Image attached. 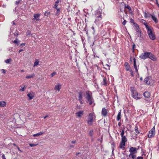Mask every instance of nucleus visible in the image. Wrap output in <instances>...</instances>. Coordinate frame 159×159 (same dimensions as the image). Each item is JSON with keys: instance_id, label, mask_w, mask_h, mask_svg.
Segmentation results:
<instances>
[{"instance_id": "nucleus-54", "label": "nucleus", "mask_w": 159, "mask_h": 159, "mask_svg": "<svg viewBox=\"0 0 159 159\" xmlns=\"http://www.w3.org/2000/svg\"><path fill=\"white\" fill-rule=\"evenodd\" d=\"M98 140L99 141H100V142L101 143L102 142V138H101V139H98Z\"/></svg>"}, {"instance_id": "nucleus-51", "label": "nucleus", "mask_w": 159, "mask_h": 159, "mask_svg": "<svg viewBox=\"0 0 159 159\" xmlns=\"http://www.w3.org/2000/svg\"><path fill=\"white\" fill-rule=\"evenodd\" d=\"M57 10V11L58 12V13H59L60 11V8H57V9H56Z\"/></svg>"}, {"instance_id": "nucleus-1", "label": "nucleus", "mask_w": 159, "mask_h": 159, "mask_svg": "<svg viewBox=\"0 0 159 159\" xmlns=\"http://www.w3.org/2000/svg\"><path fill=\"white\" fill-rule=\"evenodd\" d=\"M95 118L94 113H91L89 114L87 119V123L89 125H92L94 119Z\"/></svg>"}, {"instance_id": "nucleus-38", "label": "nucleus", "mask_w": 159, "mask_h": 159, "mask_svg": "<svg viewBox=\"0 0 159 159\" xmlns=\"http://www.w3.org/2000/svg\"><path fill=\"white\" fill-rule=\"evenodd\" d=\"M124 130H122V131L121 132L120 134V135L121 137H123L125 136L124 135Z\"/></svg>"}, {"instance_id": "nucleus-49", "label": "nucleus", "mask_w": 159, "mask_h": 159, "mask_svg": "<svg viewBox=\"0 0 159 159\" xmlns=\"http://www.w3.org/2000/svg\"><path fill=\"white\" fill-rule=\"evenodd\" d=\"M143 157H139L137 158V159H143Z\"/></svg>"}, {"instance_id": "nucleus-33", "label": "nucleus", "mask_w": 159, "mask_h": 159, "mask_svg": "<svg viewBox=\"0 0 159 159\" xmlns=\"http://www.w3.org/2000/svg\"><path fill=\"white\" fill-rule=\"evenodd\" d=\"M93 130H90V131L89 132V134L90 136L91 137H93Z\"/></svg>"}, {"instance_id": "nucleus-30", "label": "nucleus", "mask_w": 159, "mask_h": 159, "mask_svg": "<svg viewBox=\"0 0 159 159\" xmlns=\"http://www.w3.org/2000/svg\"><path fill=\"white\" fill-rule=\"evenodd\" d=\"M13 43L16 44L17 45H18L20 43V41L18 39H16V40L13 41Z\"/></svg>"}, {"instance_id": "nucleus-8", "label": "nucleus", "mask_w": 159, "mask_h": 159, "mask_svg": "<svg viewBox=\"0 0 159 159\" xmlns=\"http://www.w3.org/2000/svg\"><path fill=\"white\" fill-rule=\"evenodd\" d=\"M132 96L134 98L136 99H139L140 98L138 97V93L137 92L134 90H132Z\"/></svg>"}, {"instance_id": "nucleus-5", "label": "nucleus", "mask_w": 159, "mask_h": 159, "mask_svg": "<svg viewBox=\"0 0 159 159\" xmlns=\"http://www.w3.org/2000/svg\"><path fill=\"white\" fill-rule=\"evenodd\" d=\"M150 54V52H145L142 53L139 56V57L143 60H145L149 57V55Z\"/></svg>"}, {"instance_id": "nucleus-6", "label": "nucleus", "mask_w": 159, "mask_h": 159, "mask_svg": "<svg viewBox=\"0 0 159 159\" xmlns=\"http://www.w3.org/2000/svg\"><path fill=\"white\" fill-rule=\"evenodd\" d=\"M147 33L150 39L152 40H154L155 39L154 35L152 33V29L150 28L147 30Z\"/></svg>"}, {"instance_id": "nucleus-12", "label": "nucleus", "mask_w": 159, "mask_h": 159, "mask_svg": "<svg viewBox=\"0 0 159 159\" xmlns=\"http://www.w3.org/2000/svg\"><path fill=\"white\" fill-rule=\"evenodd\" d=\"M108 111L107 109L105 107L103 108L102 110V115L104 116H107Z\"/></svg>"}, {"instance_id": "nucleus-11", "label": "nucleus", "mask_w": 159, "mask_h": 159, "mask_svg": "<svg viewBox=\"0 0 159 159\" xmlns=\"http://www.w3.org/2000/svg\"><path fill=\"white\" fill-rule=\"evenodd\" d=\"M61 86L60 83H57V84L55 85L54 88V90L56 91L57 90L58 92H59L61 88Z\"/></svg>"}, {"instance_id": "nucleus-27", "label": "nucleus", "mask_w": 159, "mask_h": 159, "mask_svg": "<svg viewBox=\"0 0 159 159\" xmlns=\"http://www.w3.org/2000/svg\"><path fill=\"white\" fill-rule=\"evenodd\" d=\"M121 116V111H120L119 112L117 116V120L118 121L120 119Z\"/></svg>"}, {"instance_id": "nucleus-4", "label": "nucleus", "mask_w": 159, "mask_h": 159, "mask_svg": "<svg viewBox=\"0 0 159 159\" xmlns=\"http://www.w3.org/2000/svg\"><path fill=\"white\" fill-rule=\"evenodd\" d=\"M134 29L136 30L137 36L139 37L141 36V31L139 25L137 23H134Z\"/></svg>"}, {"instance_id": "nucleus-36", "label": "nucleus", "mask_w": 159, "mask_h": 159, "mask_svg": "<svg viewBox=\"0 0 159 159\" xmlns=\"http://www.w3.org/2000/svg\"><path fill=\"white\" fill-rule=\"evenodd\" d=\"M50 15V13L49 12L46 11L44 13V15L46 16H48Z\"/></svg>"}, {"instance_id": "nucleus-23", "label": "nucleus", "mask_w": 159, "mask_h": 159, "mask_svg": "<svg viewBox=\"0 0 159 159\" xmlns=\"http://www.w3.org/2000/svg\"><path fill=\"white\" fill-rule=\"evenodd\" d=\"M76 116L78 117H80L82 116L83 115V111H80L78 112H77L76 113Z\"/></svg>"}, {"instance_id": "nucleus-14", "label": "nucleus", "mask_w": 159, "mask_h": 159, "mask_svg": "<svg viewBox=\"0 0 159 159\" xmlns=\"http://www.w3.org/2000/svg\"><path fill=\"white\" fill-rule=\"evenodd\" d=\"M40 16V14H35L34 15V18L33 19V20H36L37 21L39 20V17Z\"/></svg>"}, {"instance_id": "nucleus-37", "label": "nucleus", "mask_w": 159, "mask_h": 159, "mask_svg": "<svg viewBox=\"0 0 159 159\" xmlns=\"http://www.w3.org/2000/svg\"><path fill=\"white\" fill-rule=\"evenodd\" d=\"M11 59H7V60L5 61V62L7 63H9L10 62H11Z\"/></svg>"}, {"instance_id": "nucleus-46", "label": "nucleus", "mask_w": 159, "mask_h": 159, "mask_svg": "<svg viewBox=\"0 0 159 159\" xmlns=\"http://www.w3.org/2000/svg\"><path fill=\"white\" fill-rule=\"evenodd\" d=\"M30 34H31V32L30 31V30L27 31V35H29Z\"/></svg>"}, {"instance_id": "nucleus-40", "label": "nucleus", "mask_w": 159, "mask_h": 159, "mask_svg": "<svg viewBox=\"0 0 159 159\" xmlns=\"http://www.w3.org/2000/svg\"><path fill=\"white\" fill-rule=\"evenodd\" d=\"M130 22L131 23H133V24L134 25V23H136L134 22V20L133 19H130Z\"/></svg>"}, {"instance_id": "nucleus-25", "label": "nucleus", "mask_w": 159, "mask_h": 159, "mask_svg": "<svg viewBox=\"0 0 159 159\" xmlns=\"http://www.w3.org/2000/svg\"><path fill=\"white\" fill-rule=\"evenodd\" d=\"M43 134V132H40L39 133H38L37 134H34L33 135V136L34 137H39L40 135H42Z\"/></svg>"}, {"instance_id": "nucleus-26", "label": "nucleus", "mask_w": 159, "mask_h": 159, "mask_svg": "<svg viewBox=\"0 0 159 159\" xmlns=\"http://www.w3.org/2000/svg\"><path fill=\"white\" fill-rule=\"evenodd\" d=\"M6 105V103L5 101H0V107H3Z\"/></svg>"}, {"instance_id": "nucleus-63", "label": "nucleus", "mask_w": 159, "mask_h": 159, "mask_svg": "<svg viewBox=\"0 0 159 159\" xmlns=\"http://www.w3.org/2000/svg\"><path fill=\"white\" fill-rule=\"evenodd\" d=\"M12 23L13 24V25H16L14 21H13L12 22Z\"/></svg>"}, {"instance_id": "nucleus-20", "label": "nucleus", "mask_w": 159, "mask_h": 159, "mask_svg": "<svg viewBox=\"0 0 159 159\" xmlns=\"http://www.w3.org/2000/svg\"><path fill=\"white\" fill-rule=\"evenodd\" d=\"M96 19L95 20V23H96V24H99V21H100L102 19V17H95Z\"/></svg>"}, {"instance_id": "nucleus-2", "label": "nucleus", "mask_w": 159, "mask_h": 159, "mask_svg": "<svg viewBox=\"0 0 159 159\" xmlns=\"http://www.w3.org/2000/svg\"><path fill=\"white\" fill-rule=\"evenodd\" d=\"M86 96L85 97L86 98L87 100V102H89V105H91L94 102V100L92 96L91 93L88 91L86 92Z\"/></svg>"}, {"instance_id": "nucleus-7", "label": "nucleus", "mask_w": 159, "mask_h": 159, "mask_svg": "<svg viewBox=\"0 0 159 159\" xmlns=\"http://www.w3.org/2000/svg\"><path fill=\"white\" fill-rule=\"evenodd\" d=\"M155 134V130L154 127H153L151 130L149 131L148 137L149 138H151L153 137Z\"/></svg>"}, {"instance_id": "nucleus-31", "label": "nucleus", "mask_w": 159, "mask_h": 159, "mask_svg": "<svg viewBox=\"0 0 159 159\" xmlns=\"http://www.w3.org/2000/svg\"><path fill=\"white\" fill-rule=\"evenodd\" d=\"M125 8L128 9L129 11H130L131 10V7L129 6L128 5L126 4L125 5Z\"/></svg>"}, {"instance_id": "nucleus-21", "label": "nucleus", "mask_w": 159, "mask_h": 159, "mask_svg": "<svg viewBox=\"0 0 159 159\" xmlns=\"http://www.w3.org/2000/svg\"><path fill=\"white\" fill-rule=\"evenodd\" d=\"M144 82L147 84H150L149 78L148 77H146L144 80Z\"/></svg>"}, {"instance_id": "nucleus-48", "label": "nucleus", "mask_w": 159, "mask_h": 159, "mask_svg": "<svg viewBox=\"0 0 159 159\" xmlns=\"http://www.w3.org/2000/svg\"><path fill=\"white\" fill-rule=\"evenodd\" d=\"M127 21L125 20H124V21L122 23V24L125 25Z\"/></svg>"}, {"instance_id": "nucleus-3", "label": "nucleus", "mask_w": 159, "mask_h": 159, "mask_svg": "<svg viewBox=\"0 0 159 159\" xmlns=\"http://www.w3.org/2000/svg\"><path fill=\"white\" fill-rule=\"evenodd\" d=\"M127 141V139L125 136L121 137V140L119 145L120 148L121 149L124 148Z\"/></svg>"}, {"instance_id": "nucleus-57", "label": "nucleus", "mask_w": 159, "mask_h": 159, "mask_svg": "<svg viewBox=\"0 0 159 159\" xmlns=\"http://www.w3.org/2000/svg\"><path fill=\"white\" fill-rule=\"evenodd\" d=\"M106 66H107V67L109 69H110V66H109V65L107 64L106 65Z\"/></svg>"}, {"instance_id": "nucleus-62", "label": "nucleus", "mask_w": 159, "mask_h": 159, "mask_svg": "<svg viewBox=\"0 0 159 159\" xmlns=\"http://www.w3.org/2000/svg\"><path fill=\"white\" fill-rule=\"evenodd\" d=\"M149 102V101L147 100H145V102L146 103H147Z\"/></svg>"}, {"instance_id": "nucleus-43", "label": "nucleus", "mask_w": 159, "mask_h": 159, "mask_svg": "<svg viewBox=\"0 0 159 159\" xmlns=\"http://www.w3.org/2000/svg\"><path fill=\"white\" fill-rule=\"evenodd\" d=\"M56 74V73L55 72H54L53 73H52L51 74V77H53Z\"/></svg>"}, {"instance_id": "nucleus-9", "label": "nucleus", "mask_w": 159, "mask_h": 159, "mask_svg": "<svg viewBox=\"0 0 159 159\" xmlns=\"http://www.w3.org/2000/svg\"><path fill=\"white\" fill-rule=\"evenodd\" d=\"M129 152H130V154L135 155L137 152V150L135 148L131 147L129 148Z\"/></svg>"}, {"instance_id": "nucleus-61", "label": "nucleus", "mask_w": 159, "mask_h": 159, "mask_svg": "<svg viewBox=\"0 0 159 159\" xmlns=\"http://www.w3.org/2000/svg\"><path fill=\"white\" fill-rule=\"evenodd\" d=\"M23 51V49H20V50H19V52L20 53V52H22V51Z\"/></svg>"}, {"instance_id": "nucleus-35", "label": "nucleus", "mask_w": 159, "mask_h": 159, "mask_svg": "<svg viewBox=\"0 0 159 159\" xmlns=\"http://www.w3.org/2000/svg\"><path fill=\"white\" fill-rule=\"evenodd\" d=\"M26 88V87H25V86H24V87H22L21 89L20 90V91L21 92H23L25 91Z\"/></svg>"}, {"instance_id": "nucleus-58", "label": "nucleus", "mask_w": 159, "mask_h": 159, "mask_svg": "<svg viewBox=\"0 0 159 159\" xmlns=\"http://www.w3.org/2000/svg\"><path fill=\"white\" fill-rule=\"evenodd\" d=\"M125 66L126 67L127 66H129L128 65V63L127 62H126L125 63Z\"/></svg>"}, {"instance_id": "nucleus-29", "label": "nucleus", "mask_w": 159, "mask_h": 159, "mask_svg": "<svg viewBox=\"0 0 159 159\" xmlns=\"http://www.w3.org/2000/svg\"><path fill=\"white\" fill-rule=\"evenodd\" d=\"M34 76V74H33L31 75H27L26 76V78L27 79H30L32 78Z\"/></svg>"}, {"instance_id": "nucleus-19", "label": "nucleus", "mask_w": 159, "mask_h": 159, "mask_svg": "<svg viewBox=\"0 0 159 159\" xmlns=\"http://www.w3.org/2000/svg\"><path fill=\"white\" fill-rule=\"evenodd\" d=\"M27 96L29 98V99L31 100L34 98V96L33 93H29L27 94Z\"/></svg>"}, {"instance_id": "nucleus-41", "label": "nucleus", "mask_w": 159, "mask_h": 159, "mask_svg": "<svg viewBox=\"0 0 159 159\" xmlns=\"http://www.w3.org/2000/svg\"><path fill=\"white\" fill-rule=\"evenodd\" d=\"M135 48V44H134L132 46V52H134V50Z\"/></svg>"}, {"instance_id": "nucleus-24", "label": "nucleus", "mask_w": 159, "mask_h": 159, "mask_svg": "<svg viewBox=\"0 0 159 159\" xmlns=\"http://www.w3.org/2000/svg\"><path fill=\"white\" fill-rule=\"evenodd\" d=\"M79 100L81 104H82V93L81 92L79 93V95L78 97Z\"/></svg>"}, {"instance_id": "nucleus-50", "label": "nucleus", "mask_w": 159, "mask_h": 159, "mask_svg": "<svg viewBox=\"0 0 159 159\" xmlns=\"http://www.w3.org/2000/svg\"><path fill=\"white\" fill-rule=\"evenodd\" d=\"M144 17L145 18H147L148 17V16H147V14L146 12H144Z\"/></svg>"}, {"instance_id": "nucleus-56", "label": "nucleus", "mask_w": 159, "mask_h": 159, "mask_svg": "<svg viewBox=\"0 0 159 159\" xmlns=\"http://www.w3.org/2000/svg\"><path fill=\"white\" fill-rule=\"evenodd\" d=\"M14 34L15 36H17L18 35V34L16 32L14 33Z\"/></svg>"}, {"instance_id": "nucleus-64", "label": "nucleus", "mask_w": 159, "mask_h": 159, "mask_svg": "<svg viewBox=\"0 0 159 159\" xmlns=\"http://www.w3.org/2000/svg\"><path fill=\"white\" fill-rule=\"evenodd\" d=\"M74 147V146H73V145H70V148H73Z\"/></svg>"}, {"instance_id": "nucleus-28", "label": "nucleus", "mask_w": 159, "mask_h": 159, "mask_svg": "<svg viewBox=\"0 0 159 159\" xmlns=\"http://www.w3.org/2000/svg\"><path fill=\"white\" fill-rule=\"evenodd\" d=\"M135 157L136 156L135 155H132L131 154H129L128 159H134Z\"/></svg>"}, {"instance_id": "nucleus-53", "label": "nucleus", "mask_w": 159, "mask_h": 159, "mask_svg": "<svg viewBox=\"0 0 159 159\" xmlns=\"http://www.w3.org/2000/svg\"><path fill=\"white\" fill-rule=\"evenodd\" d=\"M71 143H76V141H71Z\"/></svg>"}, {"instance_id": "nucleus-16", "label": "nucleus", "mask_w": 159, "mask_h": 159, "mask_svg": "<svg viewBox=\"0 0 159 159\" xmlns=\"http://www.w3.org/2000/svg\"><path fill=\"white\" fill-rule=\"evenodd\" d=\"M101 84L102 85L106 86L107 84V79L106 77H104L103 80L102 82L101 83Z\"/></svg>"}, {"instance_id": "nucleus-32", "label": "nucleus", "mask_w": 159, "mask_h": 159, "mask_svg": "<svg viewBox=\"0 0 159 159\" xmlns=\"http://www.w3.org/2000/svg\"><path fill=\"white\" fill-rule=\"evenodd\" d=\"M39 61L37 60H36L35 62L34 63V67L39 64Z\"/></svg>"}, {"instance_id": "nucleus-22", "label": "nucleus", "mask_w": 159, "mask_h": 159, "mask_svg": "<svg viewBox=\"0 0 159 159\" xmlns=\"http://www.w3.org/2000/svg\"><path fill=\"white\" fill-rule=\"evenodd\" d=\"M134 61V67L135 70V71L136 73L138 72V70L137 69V66L136 64V59L135 58L133 59Z\"/></svg>"}, {"instance_id": "nucleus-17", "label": "nucleus", "mask_w": 159, "mask_h": 159, "mask_svg": "<svg viewBox=\"0 0 159 159\" xmlns=\"http://www.w3.org/2000/svg\"><path fill=\"white\" fill-rule=\"evenodd\" d=\"M143 95L145 98H148L150 96V94L148 92H146L143 93Z\"/></svg>"}, {"instance_id": "nucleus-52", "label": "nucleus", "mask_w": 159, "mask_h": 159, "mask_svg": "<svg viewBox=\"0 0 159 159\" xmlns=\"http://www.w3.org/2000/svg\"><path fill=\"white\" fill-rule=\"evenodd\" d=\"M156 2L157 5L158 7L159 8V4L157 0H156Z\"/></svg>"}, {"instance_id": "nucleus-47", "label": "nucleus", "mask_w": 159, "mask_h": 159, "mask_svg": "<svg viewBox=\"0 0 159 159\" xmlns=\"http://www.w3.org/2000/svg\"><path fill=\"white\" fill-rule=\"evenodd\" d=\"M58 6V4H56L55 3V5H54V7H53L54 8H55V9H57V7Z\"/></svg>"}, {"instance_id": "nucleus-18", "label": "nucleus", "mask_w": 159, "mask_h": 159, "mask_svg": "<svg viewBox=\"0 0 159 159\" xmlns=\"http://www.w3.org/2000/svg\"><path fill=\"white\" fill-rule=\"evenodd\" d=\"M152 19L154 21V22L157 23L158 22V20L157 17L153 15H150Z\"/></svg>"}, {"instance_id": "nucleus-44", "label": "nucleus", "mask_w": 159, "mask_h": 159, "mask_svg": "<svg viewBox=\"0 0 159 159\" xmlns=\"http://www.w3.org/2000/svg\"><path fill=\"white\" fill-rule=\"evenodd\" d=\"M1 71L3 74H5L6 73V71L5 70L3 69H2L1 70Z\"/></svg>"}, {"instance_id": "nucleus-39", "label": "nucleus", "mask_w": 159, "mask_h": 159, "mask_svg": "<svg viewBox=\"0 0 159 159\" xmlns=\"http://www.w3.org/2000/svg\"><path fill=\"white\" fill-rule=\"evenodd\" d=\"M38 145V144H34L32 143H30L29 144V145L31 147H34L37 146Z\"/></svg>"}, {"instance_id": "nucleus-42", "label": "nucleus", "mask_w": 159, "mask_h": 159, "mask_svg": "<svg viewBox=\"0 0 159 159\" xmlns=\"http://www.w3.org/2000/svg\"><path fill=\"white\" fill-rule=\"evenodd\" d=\"M126 69L127 71H130V70L129 66H126Z\"/></svg>"}, {"instance_id": "nucleus-34", "label": "nucleus", "mask_w": 159, "mask_h": 159, "mask_svg": "<svg viewBox=\"0 0 159 159\" xmlns=\"http://www.w3.org/2000/svg\"><path fill=\"white\" fill-rule=\"evenodd\" d=\"M134 129L136 133L137 134H139L140 133V132L138 131V127L137 126H135Z\"/></svg>"}, {"instance_id": "nucleus-60", "label": "nucleus", "mask_w": 159, "mask_h": 159, "mask_svg": "<svg viewBox=\"0 0 159 159\" xmlns=\"http://www.w3.org/2000/svg\"><path fill=\"white\" fill-rule=\"evenodd\" d=\"M25 43H22L20 45V46H25Z\"/></svg>"}, {"instance_id": "nucleus-13", "label": "nucleus", "mask_w": 159, "mask_h": 159, "mask_svg": "<svg viewBox=\"0 0 159 159\" xmlns=\"http://www.w3.org/2000/svg\"><path fill=\"white\" fill-rule=\"evenodd\" d=\"M148 58L154 61H156L157 60L156 57L151 52H150V54L149 55V57Z\"/></svg>"}, {"instance_id": "nucleus-45", "label": "nucleus", "mask_w": 159, "mask_h": 159, "mask_svg": "<svg viewBox=\"0 0 159 159\" xmlns=\"http://www.w3.org/2000/svg\"><path fill=\"white\" fill-rule=\"evenodd\" d=\"M129 71L130 72V73H131V74L132 76V77H133L134 76V75L133 71L131 70H130Z\"/></svg>"}, {"instance_id": "nucleus-15", "label": "nucleus", "mask_w": 159, "mask_h": 159, "mask_svg": "<svg viewBox=\"0 0 159 159\" xmlns=\"http://www.w3.org/2000/svg\"><path fill=\"white\" fill-rule=\"evenodd\" d=\"M141 22H142L145 25L147 30L150 28V27L147 25V23L145 21V20L143 19H142L141 20Z\"/></svg>"}, {"instance_id": "nucleus-10", "label": "nucleus", "mask_w": 159, "mask_h": 159, "mask_svg": "<svg viewBox=\"0 0 159 159\" xmlns=\"http://www.w3.org/2000/svg\"><path fill=\"white\" fill-rule=\"evenodd\" d=\"M102 12L100 10H98L96 11L94 14L95 17H102Z\"/></svg>"}, {"instance_id": "nucleus-59", "label": "nucleus", "mask_w": 159, "mask_h": 159, "mask_svg": "<svg viewBox=\"0 0 159 159\" xmlns=\"http://www.w3.org/2000/svg\"><path fill=\"white\" fill-rule=\"evenodd\" d=\"M59 2V0H57V1H56L55 2V3L56 4H58V3Z\"/></svg>"}, {"instance_id": "nucleus-55", "label": "nucleus", "mask_w": 159, "mask_h": 159, "mask_svg": "<svg viewBox=\"0 0 159 159\" xmlns=\"http://www.w3.org/2000/svg\"><path fill=\"white\" fill-rule=\"evenodd\" d=\"M17 148L18 150L19 151H20V152H23L22 151H21V150L20 149V148H19V147H17Z\"/></svg>"}]
</instances>
